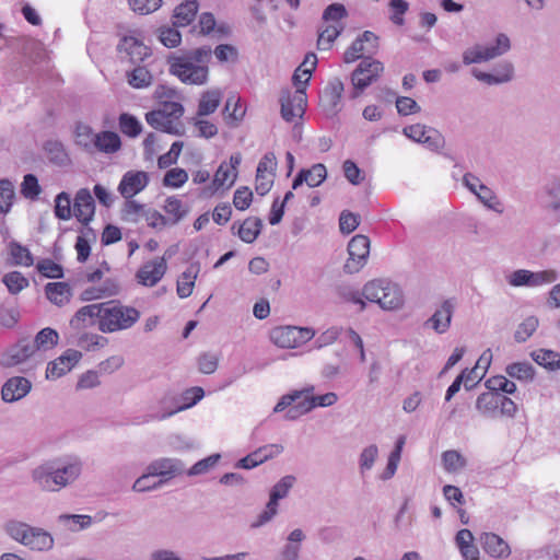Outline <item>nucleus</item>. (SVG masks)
<instances>
[{"label": "nucleus", "mask_w": 560, "mask_h": 560, "mask_svg": "<svg viewBox=\"0 0 560 560\" xmlns=\"http://www.w3.org/2000/svg\"><path fill=\"white\" fill-rule=\"evenodd\" d=\"M210 58L211 49L206 47L171 55L167 58L168 70L185 84L202 85L208 80Z\"/></svg>", "instance_id": "obj_1"}, {"label": "nucleus", "mask_w": 560, "mask_h": 560, "mask_svg": "<svg viewBox=\"0 0 560 560\" xmlns=\"http://www.w3.org/2000/svg\"><path fill=\"white\" fill-rule=\"evenodd\" d=\"M314 387L296 390L281 397L275 406V412H281L288 409L287 417L289 419H296L315 407H329L337 402L338 396L335 393H326L324 395L313 396Z\"/></svg>", "instance_id": "obj_2"}, {"label": "nucleus", "mask_w": 560, "mask_h": 560, "mask_svg": "<svg viewBox=\"0 0 560 560\" xmlns=\"http://www.w3.org/2000/svg\"><path fill=\"white\" fill-rule=\"evenodd\" d=\"M100 331L112 334L130 329L141 317L138 308L124 304L119 300L102 302Z\"/></svg>", "instance_id": "obj_3"}, {"label": "nucleus", "mask_w": 560, "mask_h": 560, "mask_svg": "<svg viewBox=\"0 0 560 560\" xmlns=\"http://www.w3.org/2000/svg\"><path fill=\"white\" fill-rule=\"evenodd\" d=\"M184 112V106L179 102H162L159 108L145 114V121L156 130L180 136L184 131L180 120Z\"/></svg>", "instance_id": "obj_4"}, {"label": "nucleus", "mask_w": 560, "mask_h": 560, "mask_svg": "<svg viewBox=\"0 0 560 560\" xmlns=\"http://www.w3.org/2000/svg\"><path fill=\"white\" fill-rule=\"evenodd\" d=\"M362 294L368 301L377 303L384 310H396L404 303L398 285L383 279L368 282Z\"/></svg>", "instance_id": "obj_5"}, {"label": "nucleus", "mask_w": 560, "mask_h": 560, "mask_svg": "<svg viewBox=\"0 0 560 560\" xmlns=\"http://www.w3.org/2000/svg\"><path fill=\"white\" fill-rule=\"evenodd\" d=\"M7 532L13 539L31 549L45 550L52 546V538L48 533L25 523L10 522L7 524Z\"/></svg>", "instance_id": "obj_6"}, {"label": "nucleus", "mask_w": 560, "mask_h": 560, "mask_svg": "<svg viewBox=\"0 0 560 560\" xmlns=\"http://www.w3.org/2000/svg\"><path fill=\"white\" fill-rule=\"evenodd\" d=\"M79 474L80 467L75 464L56 470L42 466L34 471V479L43 490L57 491L74 480Z\"/></svg>", "instance_id": "obj_7"}, {"label": "nucleus", "mask_w": 560, "mask_h": 560, "mask_svg": "<svg viewBox=\"0 0 560 560\" xmlns=\"http://www.w3.org/2000/svg\"><path fill=\"white\" fill-rule=\"evenodd\" d=\"M315 336V331L307 327L279 326L270 331L271 341L283 349H293L306 343Z\"/></svg>", "instance_id": "obj_8"}, {"label": "nucleus", "mask_w": 560, "mask_h": 560, "mask_svg": "<svg viewBox=\"0 0 560 560\" xmlns=\"http://www.w3.org/2000/svg\"><path fill=\"white\" fill-rule=\"evenodd\" d=\"M281 117L287 122H296L302 119L306 106L307 95L304 89H285L280 94Z\"/></svg>", "instance_id": "obj_9"}, {"label": "nucleus", "mask_w": 560, "mask_h": 560, "mask_svg": "<svg viewBox=\"0 0 560 560\" xmlns=\"http://www.w3.org/2000/svg\"><path fill=\"white\" fill-rule=\"evenodd\" d=\"M384 72V65L371 57L363 58L351 74V82L358 92L376 82Z\"/></svg>", "instance_id": "obj_10"}, {"label": "nucleus", "mask_w": 560, "mask_h": 560, "mask_svg": "<svg viewBox=\"0 0 560 560\" xmlns=\"http://www.w3.org/2000/svg\"><path fill=\"white\" fill-rule=\"evenodd\" d=\"M349 258L345 264L347 273L359 272L368 262L370 254V238L358 234L353 236L348 244Z\"/></svg>", "instance_id": "obj_11"}, {"label": "nucleus", "mask_w": 560, "mask_h": 560, "mask_svg": "<svg viewBox=\"0 0 560 560\" xmlns=\"http://www.w3.org/2000/svg\"><path fill=\"white\" fill-rule=\"evenodd\" d=\"M510 39L505 34H499L494 46L477 45L464 52L466 65L477 63L495 58L510 49Z\"/></svg>", "instance_id": "obj_12"}, {"label": "nucleus", "mask_w": 560, "mask_h": 560, "mask_svg": "<svg viewBox=\"0 0 560 560\" xmlns=\"http://www.w3.org/2000/svg\"><path fill=\"white\" fill-rule=\"evenodd\" d=\"M558 275L553 269L533 272L526 269H518L509 277V283L512 287H540L552 283L557 280Z\"/></svg>", "instance_id": "obj_13"}, {"label": "nucleus", "mask_w": 560, "mask_h": 560, "mask_svg": "<svg viewBox=\"0 0 560 560\" xmlns=\"http://www.w3.org/2000/svg\"><path fill=\"white\" fill-rule=\"evenodd\" d=\"M277 168L275 153H266L258 163L255 180V189L258 195L264 196L271 189Z\"/></svg>", "instance_id": "obj_14"}, {"label": "nucleus", "mask_w": 560, "mask_h": 560, "mask_svg": "<svg viewBox=\"0 0 560 560\" xmlns=\"http://www.w3.org/2000/svg\"><path fill=\"white\" fill-rule=\"evenodd\" d=\"M402 132L409 139L425 144L430 150H439L444 143L442 135L436 129L422 124L407 126Z\"/></svg>", "instance_id": "obj_15"}, {"label": "nucleus", "mask_w": 560, "mask_h": 560, "mask_svg": "<svg viewBox=\"0 0 560 560\" xmlns=\"http://www.w3.org/2000/svg\"><path fill=\"white\" fill-rule=\"evenodd\" d=\"M167 262L164 257H156L144 262L137 271L138 283L144 287H154L166 273Z\"/></svg>", "instance_id": "obj_16"}, {"label": "nucleus", "mask_w": 560, "mask_h": 560, "mask_svg": "<svg viewBox=\"0 0 560 560\" xmlns=\"http://www.w3.org/2000/svg\"><path fill=\"white\" fill-rule=\"evenodd\" d=\"M102 302L80 307L70 319V327L74 330H84L97 326L102 320Z\"/></svg>", "instance_id": "obj_17"}, {"label": "nucleus", "mask_w": 560, "mask_h": 560, "mask_svg": "<svg viewBox=\"0 0 560 560\" xmlns=\"http://www.w3.org/2000/svg\"><path fill=\"white\" fill-rule=\"evenodd\" d=\"M82 353L74 349L66 350L60 357L49 362L46 369V377L57 380L70 372L81 360Z\"/></svg>", "instance_id": "obj_18"}, {"label": "nucleus", "mask_w": 560, "mask_h": 560, "mask_svg": "<svg viewBox=\"0 0 560 560\" xmlns=\"http://www.w3.org/2000/svg\"><path fill=\"white\" fill-rule=\"evenodd\" d=\"M149 180L144 171H128L118 185V191L125 199H131L148 186Z\"/></svg>", "instance_id": "obj_19"}, {"label": "nucleus", "mask_w": 560, "mask_h": 560, "mask_svg": "<svg viewBox=\"0 0 560 560\" xmlns=\"http://www.w3.org/2000/svg\"><path fill=\"white\" fill-rule=\"evenodd\" d=\"M242 155L241 153H235L230 156L229 162H222L212 180V185L215 189L220 188H230L233 186L237 178V168L241 164Z\"/></svg>", "instance_id": "obj_20"}, {"label": "nucleus", "mask_w": 560, "mask_h": 560, "mask_svg": "<svg viewBox=\"0 0 560 560\" xmlns=\"http://www.w3.org/2000/svg\"><path fill=\"white\" fill-rule=\"evenodd\" d=\"M95 214V202L88 188L77 191L73 200V215L82 224L89 225Z\"/></svg>", "instance_id": "obj_21"}, {"label": "nucleus", "mask_w": 560, "mask_h": 560, "mask_svg": "<svg viewBox=\"0 0 560 560\" xmlns=\"http://www.w3.org/2000/svg\"><path fill=\"white\" fill-rule=\"evenodd\" d=\"M36 350L27 339H21L14 346L10 347L2 355L1 364L3 366H15L27 359L36 355Z\"/></svg>", "instance_id": "obj_22"}, {"label": "nucleus", "mask_w": 560, "mask_h": 560, "mask_svg": "<svg viewBox=\"0 0 560 560\" xmlns=\"http://www.w3.org/2000/svg\"><path fill=\"white\" fill-rule=\"evenodd\" d=\"M327 178V168L322 163H316L310 168H301L292 183V189H298L302 184L311 188L318 187Z\"/></svg>", "instance_id": "obj_23"}, {"label": "nucleus", "mask_w": 560, "mask_h": 560, "mask_svg": "<svg viewBox=\"0 0 560 560\" xmlns=\"http://www.w3.org/2000/svg\"><path fill=\"white\" fill-rule=\"evenodd\" d=\"M343 93V83L339 79L330 81L320 96V106L329 114L335 115L340 109Z\"/></svg>", "instance_id": "obj_24"}, {"label": "nucleus", "mask_w": 560, "mask_h": 560, "mask_svg": "<svg viewBox=\"0 0 560 560\" xmlns=\"http://www.w3.org/2000/svg\"><path fill=\"white\" fill-rule=\"evenodd\" d=\"M282 450L283 447L279 444L264 445L257 448L256 451L252 452L244 458H242L238 462L237 466L244 469H252L265 463L266 460L278 456L282 452Z\"/></svg>", "instance_id": "obj_25"}, {"label": "nucleus", "mask_w": 560, "mask_h": 560, "mask_svg": "<svg viewBox=\"0 0 560 560\" xmlns=\"http://www.w3.org/2000/svg\"><path fill=\"white\" fill-rule=\"evenodd\" d=\"M118 50L125 52L132 63L143 61L151 55L150 48L133 35L124 36L118 45Z\"/></svg>", "instance_id": "obj_26"}, {"label": "nucleus", "mask_w": 560, "mask_h": 560, "mask_svg": "<svg viewBox=\"0 0 560 560\" xmlns=\"http://www.w3.org/2000/svg\"><path fill=\"white\" fill-rule=\"evenodd\" d=\"M31 382L22 376L9 378L1 389L2 399L7 402H13L25 397L31 390Z\"/></svg>", "instance_id": "obj_27"}, {"label": "nucleus", "mask_w": 560, "mask_h": 560, "mask_svg": "<svg viewBox=\"0 0 560 560\" xmlns=\"http://www.w3.org/2000/svg\"><path fill=\"white\" fill-rule=\"evenodd\" d=\"M479 540L483 551L492 558H508L511 555L509 544L494 533H483Z\"/></svg>", "instance_id": "obj_28"}, {"label": "nucleus", "mask_w": 560, "mask_h": 560, "mask_svg": "<svg viewBox=\"0 0 560 560\" xmlns=\"http://www.w3.org/2000/svg\"><path fill=\"white\" fill-rule=\"evenodd\" d=\"M8 264L10 266L31 267L34 265V256L28 247L16 241H11L7 246Z\"/></svg>", "instance_id": "obj_29"}, {"label": "nucleus", "mask_w": 560, "mask_h": 560, "mask_svg": "<svg viewBox=\"0 0 560 560\" xmlns=\"http://www.w3.org/2000/svg\"><path fill=\"white\" fill-rule=\"evenodd\" d=\"M454 311V304L451 300H446L443 302L440 308H438L428 323L431 327L439 334L445 332L452 320Z\"/></svg>", "instance_id": "obj_30"}, {"label": "nucleus", "mask_w": 560, "mask_h": 560, "mask_svg": "<svg viewBox=\"0 0 560 560\" xmlns=\"http://www.w3.org/2000/svg\"><path fill=\"white\" fill-rule=\"evenodd\" d=\"M235 229H237L238 237L243 242L250 244L254 243L259 236L262 229V222L259 218L248 217L242 223H240L238 226L237 223H234L232 225V230Z\"/></svg>", "instance_id": "obj_31"}, {"label": "nucleus", "mask_w": 560, "mask_h": 560, "mask_svg": "<svg viewBox=\"0 0 560 560\" xmlns=\"http://www.w3.org/2000/svg\"><path fill=\"white\" fill-rule=\"evenodd\" d=\"M45 294L51 303L62 306L70 302L72 289L67 282H49L45 285Z\"/></svg>", "instance_id": "obj_32"}, {"label": "nucleus", "mask_w": 560, "mask_h": 560, "mask_svg": "<svg viewBox=\"0 0 560 560\" xmlns=\"http://www.w3.org/2000/svg\"><path fill=\"white\" fill-rule=\"evenodd\" d=\"M119 292V287L114 281L107 280L98 287H90L83 290L80 294V300L83 302H91L102 300L116 295Z\"/></svg>", "instance_id": "obj_33"}, {"label": "nucleus", "mask_w": 560, "mask_h": 560, "mask_svg": "<svg viewBox=\"0 0 560 560\" xmlns=\"http://www.w3.org/2000/svg\"><path fill=\"white\" fill-rule=\"evenodd\" d=\"M198 11V1L197 0H186L180 3L174 10V25L177 27H185L189 25Z\"/></svg>", "instance_id": "obj_34"}, {"label": "nucleus", "mask_w": 560, "mask_h": 560, "mask_svg": "<svg viewBox=\"0 0 560 560\" xmlns=\"http://www.w3.org/2000/svg\"><path fill=\"white\" fill-rule=\"evenodd\" d=\"M199 265L191 264L187 269L179 276L177 280L176 291L179 298L185 299L191 295L195 281L199 273Z\"/></svg>", "instance_id": "obj_35"}, {"label": "nucleus", "mask_w": 560, "mask_h": 560, "mask_svg": "<svg viewBox=\"0 0 560 560\" xmlns=\"http://www.w3.org/2000/svg\"><path fill=\"white\" fill-rule=\"evenodd\" d=\"M121 147L119 136L114 131H101L96 133L94 142V151L113 154Z\"/></svg>", "instance_id": "obj_36"}, {"label": "nucleus", "mask_w": 560, "mask_h": 560, "mask_svg": "<svg viewBox=\"0 0 560 560\" xmlns=\"http://www.w3.org/2000/svg\"><path fill=\"white\" fill-rule=\"evenodd\" d=\"M222 102V93L219 90L205 91L199 100L196 116L205 117L213 114Z\"/></svg>", "instance_id": "obj_37"}, {"label": "nucleus", "mask_w": 560, "mask_h": 560, "mask_svg": "<svg viewBox=\"0 0 560 560\" xmlns=\"http://www.w3.org/2000/svg\"><path fill=\"white\" fill-rule=\"evenodd\" d=\"M246 113L245 107L241 103V98L236 95H231L224 106L223 116L224 120L230 126H237L244 118Z\"/></svg>", "instance_id": "obj_38"}, {"label": "nucleus", "mask_w": 560, "mask_h": 560, "mask_svg": "<svg viewBox=\"0 0 560 560\" xmlns=\"http://www.w3.org/2000/svg\"><path fill=\"white\" fill-rule=\"evenodd\" d=\"M59 341V334L57 330L46 327L37 332L34 340L31 341L36 352H46L54 349Z\"/></svg>", "instance_id": "obj_39"}, {"label": "nucleus", "mask_w": 560, "mask_h": 560, "mask_svg": "<svg viewBox=\"0 0 560 560\" xmlns=\"http://www.w3.org/2000/svg\"><path fill=\"white\" fill-rule=\"evenodd\" d=\"M500 393L486 392L478 396L476 400V409L483 416H494L499 410Z\"/></svg>", "instance_id": "obj_40"}, {"label": "nucleus", "mask_w": 560, "mask_h": 560, "mask_svg": "<svg viewBox=\"0 0 560 560\" xmlns=\"http://www.w3.org/2000/svg\"><path fill=\"white\" fill-rule=\"evenodd\" d=\"M96 133L85 124H78L74 130V141L88 152H94V142Z\"/></svg>", "instance_id": "obj_41"}, {"label": "nucleus", "mask_w": 560, "mask_h": 560, "mask_svg": "<svg viewBox=\"0 0 560 560\" xmlns=\"http://www.w3.org/2000/svg\"><path fill=\"white\" fill-rule=\"evenodd\" d=\"M3 284L8 291L16 295L30 285L28 279L20 271L13 270L7 272L2 278Z\"/></svg>", "instance_id": "obj_42"}, {"label": "nucleus", "mask_w": 560, "mask_h": 560, "mask_svg": "<svg viewBox=\"0 0 560 560\" xmlns=\"http://www.w3.org/2000/svg\"><path fill=\"white\" fill-rule=\"evenodd\" d=\"M127 81L133 89H144L151 85L153 75L145 67L138 66L127 73Z\"/></svg>", "instance_id": "obj_43"}, {"label": "nucleus", "mask_w": 560, "mask_h": 560, "mask_svg": "<svg viewBox=\"0 0 560 560\" xmlns=\"http://www.w3.org/2000/svg\"><path fill=\"white\" fill-rule=\"evenodd\" d=\"M343 30L342 23H330L327 24L324 30L319 32L317 38V47L318 49H329L335 42V39L340 35Z\"/></svg>", "instance_id": "obj_44"}, {"label": "nucleus", "mask_w": 560, "mask_h": 560, "mask_svg": "<svg viewBox=\"0 0 560 560\" xmlns=\"http://www.w3.org/2000/svg\"><path fill=\"white\" fill-rule=\"evenodd\" d=\"M119 130L129 138L138 137L142 131L141 122L128 113H122L118 118Z\"/></svg>", "instance_id": "obj_45"}, {"label": "nucleus", "mask_w": 560, "mask_h": 560, "mask_svg": "<svg viewBox=\"0 0 560 560\" xmlns=\"http://www.w3.org/2000/svg\"><path fill=\"white\" fill-rule=\"evenodd\" d=\"M36 270L45 278L60 279L63 277V268L50 258H43L36 262Z\"/></svg>", "instance_id": "obj_46"}, {"label": "nucleus", "mask_w": 560, "mask_h": 560, "mask_svg": "<svg viewBox=\"0 0 560 560\" xmlns=\"http://www.w3.org/2000/svg\"><path fill=\"white\" fill-rule=\"evenodd\" d=\"M405 444H406V436L400 435L396 441L394 451L390 453V455L388 457L387 467L383 475L384 479H389L395 475L398 464L401 458V453H402Z\"/></svg>", "instance_id": "obj_47"}, {"label": "nucleus", "mask_w": 560, "mask_h": 560, "mask_svg": "<svg viewBox=\"0 0 560 560\" xmlns=\"http://www.w3.org/2000/svg\"><path fill=\"white\" fill-rule=\"evenodd\" d=\"M533 358L539 365L549 370L560 369V353L556 351L539 349L533 353Z\"/></svg>", "instance_id": "obj_48"}, {"label": "nucleus", "mask_w": 560, "mask_h": 560, "mask_svg": "<svg viewBox=\"0 0 560 560\" xmlns=\"http://www.w3.org/2000/svg\"><path fill=\"white\" fill-rule=\"evenodd\" d=\"M55 215L63 221L69 220L73 215L71 208V198L68 192H60L55 198Z\"/></svg>", "instance_id": "obj_49"}, {"label": "nucleus", "mask_w": 560, "mask_h": 560, "mask_svg": "<svg viewBox=\"0 0 560 560\" xmlns=\"http://www.w3.org/2000/svg\"><path fill=\"white\" fill-rule=\"evenodd\" d=\"M486 387L490 392H497L500 394H514L516 390L515 383L503 375H495L487 380Z\"/></svg>", "instance_id": "obj_50"}, {"label": "nucleus", "mask_w": 560, "mask_h": 560, "mask_svg": "<svg viewBox=\"0 0 560 560\" xmlns=\"http://www.w3.org/2000/svg\"><path fill=\"white\" fill-rule=\"evenodd\" d=\"M503 68H504V73H502L500 75H495L494 73L477 71V70L474 71V75L479 81L487 82L488 84H498V83L508 82L512 79L513 67L511 63H504Z\"/></svg>", "instance_id": "obj_51"}, {"label": "nucleus", "mask_w": 560, "mask_h": 560, "mask_svg": "<svg viewBox=\"0 0 560 560\" xmlns=\"http://www.w3.org/2000/svg\"><path fill=\"white\" fill-rule=\"evenodd\" d=\"M164 211L172 223H177L187 213V210L185 209L182 200L176 197H168L165 200Z\"/></svg>", "instance_id": "obj_52"}, {"label": "nucleus", "mask_w": 560, "mask_h": 560, "mask_svg": "<svg viewBox=\"0 0 560 560\" xmlns=\"http://www.w3.org/2000/svg\"><path fill=\"white\" fill-rule=\"evenodd\" d=\"M505 371L509 376L520 381H530L534 377V369L532 364L526 362L509 364Z\"/></svg>", "instance_id": "obj_53"}, {"label": "nucleus", "mask_w": 560, "mask_h": 560, "mask_svg": "<svg viewBox=\"0 0 560 560\" xmlns=\"http://www.w3.org/2000/svg\"><path fill=\"white\" fill-rule=\"evenodd\" d=\"M443 467L447 472H456L465 467L466 459L457 451H445L442 454Z\"/></svg>", "instance_id": "obj_54"}, {"label": "nucleus", "mask_w": 560, "mask_h": 560, "mask_svg": "<svg viewBox=\"0 0 560 560\" xmlns=\"http://www.w3.org/2000/svg\"><path fill=\"white\" fill-rule=\"evenodd\" d=\"M107 343V339L98 334L84 332L79 336L77 346L85 351H91L96 348H102Z\"/></svg>", "instance_id": "obj_55"}, {"label": "nucleus", "mask_w": 560, "mask_h": 560, "mask_svg": "<svg viewBox=\"0 0 560 560\" xmlns=\"http://www.w3.org/2000/svg\"><path fill=\"white\" fill-rule=\"evenodd\" d=\"M188 180V173L180 167L168 170L163 178V185L172 188H179Z\"/></svg>", "instance_id": "obj_56"}, {"label": "nucleus", "mask_w": 560, "mask_h": 560, "mask_svg": "<svg viewBox=\"0 0 560 560\" xmlns=\"http://www.w3.org/2000/svg\"><path fill=\"white\" fill-rule=\"evenodd\" d=\"M14 198V188L10 180L2 179L0 180V212L7 213Z\"/></svg>", "instance_id": "obj_57"}, {"label": "nucleus", "mask_w": 560, "mask_h": 560, "mask_svg": "<svg viewBox=\"0 0 560 560\" xmlns=\"http://www.w3.org/2000/svg\"><path fill=\"white\" fill-rule=\"evenodd\" d=\"M183 148H184V143L182 141L173 142L170 151L159 156V159H158L159 167L166 168V167H170L171 165L175 164L182 153Z\"/></svg>", "instance_id": "obj_58"}, {"label": "nucleus", "mask_w": 560, "mask_h": 560, "mask_svg": "<svg viewBox=\"0 0 560 560\" xmlns=\"http://www.w3.org/2000/svg\"><path fill=\"white\" fill-rule=\"evenodd\" d=\"M538 320L535 317H528L524 322H522L517 329L515 330V340L517 342L526 341L537 329Z\"/></svg>", "instance_id": "obj_59"}, {"label": "nucleus", "mask_w": 560, "mask_h": 560, "mask_svg": "<svg viewBox=\"0 0 560 560\" xmlns=\"http://www.w3.org/2000/svg\"><path fill=\"white\" fill-rule=\"evenodd\" d=\"M192 125L197 130V136L206 139H210L218 133V127L202 117H194Z\"/></svg>", "instance_id": "obj_60"}, {"label": "nucleus", "mask_w": 560, "mask_h": 560, "mask_svg": "<svg viewBox=\"0 0 560 560\" xmlns=\"http://www.w3.org/2000/svg\"><path fill=\"white\" fill-rule=\"evenodd\" d=\"M390 21L396 25H404V15L409 9V4L406 0H390Z\"/></svg>", "instance_id": "obj_61"}, {"label": "nucleus", "mask_w": 560, "mask_h": 560, "mask_svg": "<svg viewBox=\"0 0 560 560\" xmlns=\"http://www.w3.org/2000/svg\"><path fill=\"white\" fill-rule=\"evenodd\" d=\"M347 16V10L341 3L329 4L323 13V20L326 23H342L341 21Z\"/></svg>", "instance_id": "obj_62"}, {"label": "nucleus", "mask_w": 560, "mask_h": 560, "mask_svg": "<svg viewBox=\"0 0 560 560\" xmlns=\"http://www.w3.org/2000/svg\"><path fill=\"white\" fill-rule=\"evenodd\" d=\"M175 467L170 459H159L151 463L148 467V472L154 478L160 476L173 475L175 472Z\"/></svg>", "instance_id": "obj_63"}, {"label": "nucleus", "mask_w": 560, "mask_h": 560, "mask_svg": "<svg viewBox=\"0 0 560 560\" xmlns=\"http://www.w3.org/2000/svg\"><path fill=\"white\" fill-rule=\"evenodd\" d=\"M159 33L161 43L168 48H175L182 42L180 33L174 27H161Z\"/></svg>", "instance_id": "obj_64"}]
</instances>
